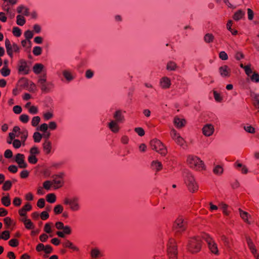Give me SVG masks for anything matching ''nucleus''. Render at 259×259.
Here are the masks:
<instances>
[{
	"label": "nucleus",
	"instance_id": "nucleus-41",
	"mask_svg": "<svg viewBox=\"0 0 259 259\" xmlns=\"http://www.w3.org/2000/svg\"><path fill=\"white\" fill-rule=\"evenodd\" d=\"M42 135L38 132H35L33 134V140L35 142H39L40 141Z\"/></svg>",
	"mask_w": 259,
	"mask_h": 259
},
{
	"label": "nucleus",
	"instance_id": "nucleus-57",
	"mask_svg": "<svg viewBox=\"0 0 259 259\" xmlns=\"http://www.w3.org/2000/svg\"><path fill=\"white\" fill-rule=\"evenodd\" d=\"M247 10L248 19L249 20H252L253 18V16H254V13H253V11L249 8L247 9Z\"/></svg>",
	"mask_w": 259,
	"mask_h": 259
},
{
	"label": "nucleus",
	"instance_id": "nucleus-56",
	"mask_svg": "<svg viewBox=\"0 0 259 259\" xmlns=\"http://www.w3.org/2000/svg\"><path fill=\"white\" fill-rule=\"evenodd\" d=\"M94 72L90 69H88L85 71V76L86 78L90 79L93 77Z\"/></svg>",
	"mask_w": 259,
	"mask_h": 259
},
{
	"label": "nucleus",
	"instance_id": "nucleus-63",
	"mask_svg": "<svg viewBox=\"0 0 259 259\" xmlns=\"http://www.w3.org/2000/svg\"><path fill=\"white\" fill-rule=\"evenodd\" d=\"M13 111L16 114H20L22 111V108L20 106H15L13 107Z\"/></svg>",
	"mask_w": 259,
	"mask_h": 259
},
{
	"label": "nucleus",
	"instance_id": "nucleus-45",
	"mask_svg": "<svg viewBox=\"0 0 259 259\" xmlns=\"http://www.w3.org/2000/svg\"><path fill=\"white\" fill-rule=\"evenodd\" d=\"M48 125L46 123H43L37 127V131H40L43 133L48 131Z\"/></svg>",
	"mask_w": 259,
	"mask_h": 259
},
{
	"label": "nucleus",
	"instance_id": "nucleus-5",
	"mask_svg": "<svg viewBox=\"0 0 259 259\" xmlns=\"http://www.w3.org/2000/svg\"><path fill=\"white\" fill-rule=\"evenodd\" d=\"M170 136L172 140L179 146L183 149L187 148V142L185 140L181 137L180 134L178 133L177 131L172 128L170 132Z\"/></svg>",
	"mask_w": 259,
	"mask_h": 259
},
{
	"label": "nucleus",
	"instance_id": "nucleus-14",
	"mask_svg": "<svg viewBox=\"0 0 259 259\" xmlns=\"http://www.w3.org/2000/svg\"><path fill=\"white\" fill-rule=\"evenodd\" d=\"M205 239L207 242L208 245L211 251L213 253L217 254L218 252L217 244L213 242V241L209 236H207Z\"/></svg>",
	"mask_w": 259,
	"mask_h": 259
},
{
	"label": "nucleus",
	"instance_id": "nucleus-51",
	"mask_svg": "<svg viewBox=\"0 0 259 259\" xmlns=\"http://www.w3.org/2000/svg\"><path fill=\"white\" fill-rule=\"evenodd\" d=\"M135 131L140 136H143L145 134V131L142 127H136L135 129Z\"/></svg>",
	"mask_w": 259,
	"mask_h": 259
},
{
	"label": "nucleus",
	"instance_id": "nucleus-40",
	"mask_svg": "<svg viewBox=\"0 0 259 259\" xmlns=\"http://www.w3.org/2000/svg\"><path fill=\"white\" fill-rule=\"evenodd\" d=\"M25 23L24 17L20 15L17 16V24L20 26L23 25Z\"/></svg>",
	"mask_w": 259,
	"mask_h": 259
},
{
	"label": "nucleus",
	"instance_id": "nucleus-39",
	"mask_svg": "<svg viewBox=\"0 0 259 259\" xmlns=\"http://www.w3.org/2000/svg\"><path fill=\"white\" fill-rule=\"evenodd\" d=\"M53 187V184L51 181H46L43 183V188L49 191L51 188Z\"/></svg>",
	"mask_w": 259,
	"mask_h": 259
},
{
	"label": "nucleus",
	"instance_id": "nucleus-32",
	"mask_svg": "<svg viewBox=\"0 0 259 259\" xmlns=\"http://www.w3.org/2000/svg\"><path fill=\"white\" fill-rule=\"evenodd\" d=\"M43 148L47 153H49L51 152V143L50 142L46 141L44 145Z\"/></svg>",
	"mask_w": 259,
	"mask_h": 259
},
{
	"label": "nucleus",
	"instance_id": "nucleus-49",
	"mask_svg": "<svg viewBox=\"0 0 259 259\" xmlns=\"http://www.w3.org/2000/svg\"><path fill=\"white\" fill-rule=\"evenodd\" d=\"M41 31V27L38 24L33 25V34H39Z\"/></svg>",
	"mask_w": 259,
	"mask_h": 259
},
{
	"label": "nucleus",
	"instance_id": "nucleus-29",
	"mask_svg": "<svg viewBox=\"0 0 259 259\" xmlns=\"http://www.w3.org/2000/svg\"><path fill=\"white\" fill-rule=\"evenodd\" d=\"M224 171L223 168L220 165H216L213 169V172L214 174L220 176Z\"/></svg>",
	"mask_w": 259,
	"mask_h": 259
},
{
	"label": "nucleus",
	"instance_id": "nucleus-9",
	"mask_svg": "<svg viewBox=\"0 0 259 259\" xmlns=\"http://www.w3.org/2000/svg\"><path fill=\"white\" fill-rule=\"evenodd\" d=\"M25 39L21 41L22 46L28 51H30L31 47V39L32 38V32L28 30L24 33Z\"/></svg>",
	"mask_w": 259,
	"mask_h": 259
},
{
	"label": "nucleus",
	"instance_id": "nucleus-44",
	"mask_svg": "<svg viewBox=\"0 0 259 259\" xmlns=\"http://www.w3.org/2000/svg\"><path fill=\"white\" fill-rule=\"evenodd\" d=\"M63 210V206L61 205H57L54 208V211L56 214L61 213Z\"/></svg>",
	"mask_w": 259,
	"mask_h": 259
},
{
	"label": "nucleus",
	"instance_id": "nucleus-15",
	"mask_svg": "<svg viewBox=\"0 0 259 259\" xmlns=\"http://www.w3.org/2000/svg\"><path fill=\"white\" fill-rule=\"evenodd\" d=\"M160 85L163 89H167L170 88L171 85V80L167 76L162 77L160 80Z\"/></svg>",
	"mask_w": 259,
	"mask_h": 259
},
{
	"label": "nucleus",
	"instance_id": "nucleus-17",
	"mask_svg": "<svg viewBox=\"0 0 259 259\" xmlns=\"http://www.w3.org/2000/svg\"><path fill=\"white\" fill-rule=\"evenodd\" d=\"M119 123L118 122L114 121V120H111L110 122L108 123V127L113 133H118L119 131Z\"/></svg>",
	"mask_w": 259,
	"mask_h": 259
},
{
	"label": "nucleus",
	"instance_id": "nucleus-2",
	"mask_svg": "<svg viewBox=\"0 0 259 259\" xmlns=\"http://www.w3.org/2000/svg\"><path fill=\"white\" fill-rule=\"evenodd\" d=\"M184 183L188 190L191 193L195 192L198 189V185L194 176L189 170H185L183 174Z\"/></svg>",
	"mask_w": 259,
	"mask_h": 259
},
{
	"label": "nucleus",
	"instance_id": "nucleus-26",
	"mask_svg": "<svg viewBox=\"0 0 259 259\" xmlns=\"http://www.w3.org/2000/svg\"><path fill=\"white\" fill-rule=\"evenodd\" d=\"M245 15V12L242 10H239L236 12L233 15V19L236 21H238L242 19Z\"/></svg>",
	"mask_w": 259,
	"mask_h": 259
},
{
	"label": "nucleus",
	"instance_id": "nucleus-16",
	"mask_svg": "<svg viewBox=\"0 0 259 259\" xmlns=\"http://www.w3.org/2000/svg\"><path fill=\"white\" fill-rule=\"evenodd\" d=\"M24 155L20 153L17 154L15 156V161L20 168H25L27 166V164L24 161Z\"/></svg>",
	"mask_w": 259,
	"mask_h": 259
},
{
	"label": "nucleus",
	"instance_id": "nucleus-6",
	"mask_svg": "<svg viewBox=\"0 0 259 259\" xmlns=\"http://www.w3.org/2000/svg\"><path fill=\"white\" fill-rule=\"evenodd\" d=\"M201 249V241L198 238H191L188 242V249L193 253H196Z\"/></svg>",
	"mask_w": 259,
	"mask_h": 259
},
{
	"label": "nucleus",
	"instance_id": "nucleus-25",
	"mask_svg": "<svg viewBox=\"0 0 259 259\" xmlns=\"http://www.w3.org/2000/svg\"><path fill=\"white\" fill-rule=\"evenodd\" d=\"M175 225L179 227H184L188 225L186 220L182 217H179L175 222Z\"/></svg>",
	"mask_w": 259,
	"mask_h": 259
},
{
	"label": "nucleus",
	"instance_id": "nucleus-20",
	"mask_svg": "<svg viewBox=\"0 0 259 259\" xmlns=\"http://www.w3.org/2000/svg\"><path fill=\"white\" fill-rule=\"evenodd\" d=\"M186 123V120L184 119L180 118L177 116L174 119V123L177 128H181L184 127Z\"/></svg>",
	"mask_w": 259,
	"mask_h": 259
},
{
	"label": "nucleus",
	"instance_id": "nucleus-64",
	"mask_svg": "<svg viewBox=\"0 0 259 259\" xmlns=\"http://www.w3.org/2000/svg\"><path fill=\"white\" fill-rule=\"evenodd\" d=\"M53 116L52 113L48 112L44 114V117L46 120H49L51 119Z\"/></svg>",
	"mask_w": 259,
	"mask_h": 259
},
{
	"label": "nucleus",
	"instance_id": "nucleus-36",
	"mask_svg": "<svg viewBox=\"0 0 259 259\" xmlns=\"http://www.w3.org/2000/svg\"><path fill=\"white\" fill-rule=\"evenodd\" d=\"M220 206L224 215H229L230 211L228 210V205L225 203H222Z\"/></svg>",
	"mask_w": 259,
	"mask_h": 259
},
{
	"label": "nucleus",
	"instance_id": "nucleus-1",
	"mask_svg": "<svg viewBox=\"0 0 259 259\" xmlns=\"http://www.w3.org/2000/svg\"><path fill=\"white\" fill-rule=\"evenodd\" d=\"M33 73L39 75L37 84L43 92H49L50 89L47 83V69L41 63H36L33 65Z\"/></svg>",
	"mask_w": 259,
	"mask_h": 259
},
{
	"label": "nucleus",
	"instance_id": "nucleus-23",
	"mask_svg": "<svg viewBox=\"0 0 259 259\" xmlns=\"http://www.w3.org/2000/svg\"><path fill=\"white\" fill-rule=\"evenodd\" d=\"M62 230L58 231L57 234L60 237H64L65 235L69 234L71 233L70 228H58Z\"/></svg>",
	"mask_w": 259,
	"mask_h": 259
},
{
	"label": "nucleus",
	"instance_id": "nucleus-37",
	"mask_svg": "<svg viewBox=\"0 0 259 259\" xmlns=\"http://www.w3.org/2000/svg\"><path fill=\"white\" fill-rule=\"evenodd\" d=\"M19 71L23 74L28 73V69L25 63L22 64L19 67Z\"/></svg>",
	"mask_w": 259,
	"mask_h": 259
},
{
	"label": "nucleus",
	"instance_id": "nucleus-55",
	"mask_svg": "<svg viewBox=\"0 0 259 259\" xmlns=\"http://www.w3.org/2000/svg\"><path fill=\"white\" fill-rule=\"evenodd\" d=\"M253 105L256 109H257L258 112H259V96H255Z\"/></svg>",
	"mask_w": 259,
	"mask_h": 259
},
{
	"label": "nucleus",
	"instance_id": "nucleus-19",
	"mask_svg": "<svg viewBox=\"0 0 259 259\" xmlns=\"http://www.w3.org/2000/svg\"><path fill=\"white\" fill-rule=\"evenodd\" d=\"M114 121L122 123L124 121V117L120 110H116L113 114Z\"/></svg>",
	"mask_w": 259,
	"mask_h": 259
},
{
	"label": "nucleus",
	"instance_id": "nucleus-31",
	"mask_svg": "<svg viewBox=\"0 0 259 259\" xmlns=\"http://www.w3.org/2000/svg\"><path fill=\"white\" fill-rule=\"evenodd\" d=\"M42 53V48L40 46L33 47V55L40 56Z\"/></svg>",
	"mask_w": 259,
	"mask_h": 259
},
{
	"label": "nucleus",
	"instance_id": "nucleus-11",
	"mask_svg": "<svg viewBox=\"0 0 259 259\" xmlns=\"http://www.w3.org/2000/svg\"><path fill=\"white\" fill-rule=\"evenodd\" d=\"M64 203L68 205L70 208L73 211H77L79 208V204L77 198H65L64 200Z\"/></svg>",
	"mask_w": 259,
	"mask_h": 259
},
{
	"label": "nucleus",
	"instance_id": "nucleus-27",
	"mask_svg": "<svg viewBox=\"0 0 259 259\" xmlns=\"http://www.w3.org/2000/svg\"><path fill=\"white\" fill-rule=\"evenodd\" d=\"M204 41L207 43H211L214 41V36L212 33H207L204 36Z\"/></svg>",
	"mask_w": 259,
	"mask_h": 259
},
{
	"label": "nucleus",
	"instance_id": "nucleus-43",
	"mask_svg": "<svg viewBox=\"0 0 259 259\" xmlns=\"http://www.w3.org/2000/svg\"><path fill=\"white\" fill-rule=\"evenodd\" d=\"M44 41V38L40 36H37L33 38V42L37 45L42 44Z\"/></svg>",
	"mask_w": 259,
	"mask_h": 259
},
{
	"label": "nucleus",
	"instance_id": "nucleus-60",
	"mask_svg": "<svg viewBox=\"0 0 259 259\" xmlns=\"http://www.w3.org/2000/svg\"><path fill=\"white\" fill-rule=\"evenodd\" d=\"M11 182L9 181L5 182L3 185V189L4 190H9L10 187H11Z\"/></svg>",
	"mask_w": 259,
	"mask_h": 259
},
{
	"label": "nucleus",
	"instance_id": "nucleus-35",
	"mask_svg": "<svg viewBox=\"0 0 259 259\" xmlns=\"http://www.w3.org/2000/svg\"><path fill=\"white\" fill-rule=\"evenodd\" d=\"M235 165L237 167L241 168L240 170L242 174H246L248 172V169L246 166L242 165L240 163L237 162L235 163Z\"/></svg>",
	"mask_w": 259,
	"mask_h": 259
},
{
	"label": "nucleus",
	"instance_id": "nucleus-13",
	"mask_svg": "<svg viewBox=\"0 0 259 259\" xmlns=\"http://www.w3.org/2000/svg\"><path fill=\"white\" fill-rule=\"evenodd\" d=\"M219 72L222 77H228L230 76L231 69L228 66L224 65L219 67Z\"/></svg>",
	"mask_w": 259,
	"mask_h": 259
},
{
	"label": "nucleus",
	"instance_id": "nucleus-42",
	"mask_svg": "<svg viewBox=\"0 0 259 259\" xmlns=\"http://www.w3.org/2000/svg\"><path fill=\"white\" fill-rule=\"evenodd\" d=\"M4 223L7 226L16 225L15 222L9 218H6L4 219Z\"/></svg>",
	"mask_w": 259,
	"mask_h": 259
},
{
	"label": "nucleus",
	"instance_id": "nucleus-48",
	"mask_svg": "<svg viewBox=\"0 0 259 259\" xmlns=\"http://www.w3.org/2000/svg\"><path fill=\"white\" fill-rule=\"evenodd\" d=\"M250 79L252 81L256 82H259V74L256 72H254L252 75L250 76Z\"/></svg>",
	"mask_w": 259,
	"mask_h": 259
},
{
	"label": "nucleus",
	"instance_id": "nucleus-38",
	"mask_svg": "<svg viewBox=\"0 0 259 259\" xmlns=\"http://www.w3.org/2000/svg\"><path fill=\"white\" fill-rule=\"evenodd\" d=\"M17 12L18 13L21 14L23 15H28L27 9L23 6L19 7L17 8Z\"/></svg>",
	"mask_w": 259,
	"mask_h": 259
},
{
	"label": "nucleus",
	"instance_id": "nucleus-54",
	"mask_svg": "<svg viewBox=\"0 0 259 259\" xmlns=\"http://www.w3.org/2000/svg\"><path fill=\"white\" fill-rule=\"evenodd\" d=\"M20 133V128L18 126H15L13 128V132L10 134H13L15 135V138L19 136Z\"/></svg>",
	"mask_w": 259,
	"mask_h": 259
},
{
	"label": "nucleus",
	"instance_id": "nucleus-24",
	"mask_svg": "<svg viewBox=\"0 0 259 259\" xmlns=\"http://www.w3.org/2000/svg\"><path fill=\"white\" fill-rule=\"evenodd\" d=\"M151 166L157 171L160 170L162 168V163L158 160L153 161L151 162Z\"/></svg>",
	"mask_w": 259,
	"mask_h": 259
},
{
	"label": "nucleus",
	"instance_id": "nucleus-47",
	"mask_svg": "<svg viewBox=\"0 0 259 259\" xmlns=\"http://www.w3.org/2000/svg\"><path fill=\"white\" fill-rule=\"evenodd\" d=\"M213 93L214 98L216 101L220 102L222 101V98L219 93H218L215 91H213Z\"/></svg>",
	"mask_w": 259,
	"mask_h": 259
},
{
	"label": "nucleus",
	"instance_id": "nucleus-53",
	"mask_svg": "<svg viewBox=\"0 0 259 259\" xmlns=\"http://www.w3.org/2000/svg\"><path fill=\"white\" fill-rule=\"evenodd\" d=\"M244 129L249 133L253 134L255 133V129L251 126H244Z\"/></svg>",
	"mask_w": 259,
	"mask_h": 259
},
{
	"label": "nucleus",
	"instance_id": "nucleus-10",
	"mask_svg": "<svg viewBox=\"0 0 259 259\" xmlns=\"http://www.w3.org/2000/svg\"><path fill=\"white\" fill-rule=\"evenodd\" d=\"M167 252L169 259H178L177 248L174 240L169 242L167 245Z\"/></svg>",
	"mask_w": 259,
	"mask_h": 259
},
{
	"label": "nucleus",
	"instance_id": "nucleus-33",
	"mask_svg": "<svg viewBox=\"0 0 259 259\" xmlns=\"http://www.w3.org/2000/svg\"><path fill=\"white\" fill-rule=\"evenodd\" d=\"M233 22L232 20H229L227 24V28L230 31L233 35H236L237 34V31L236 30L232 29V27H231V25H232Z\"/></svg>",
	"mask_w": 259,
	"mask_h": 259
},
{
	"label": "nucleus",
	"instance_id": "nucleus-7",
	"mask_svg": "<svg viewBox=\"0 0 259 259\" xmlns=\"http://www.w3.org/2000/svg\"><path fill=\"white\" fill-rule=\"evenodd\" d=\"M31 209V205L29 203L26 204L23 208L19 210V213L20 215V220L23 222L26 226L30 225L31 220L26 217V213L28 211Z\"/></svg>",
	"mask_w": 259,
	"mask_h": 259
},
{
	"label": "nucleus",
	"instance_id": "nucleus-4",
	"mask_svg": "<svg viewBox=\"0 0 259 259\" xmlns=\"http://www.w3.org/2000/svg\"><path fill=\"white\" fill-rule=\"evenodd\" d=\"M150 144L153 150L159 153L162 156H165L166 154V147L160 140L157 139H153L150 141Z\"/></svg>",
	"mask_w": 259,
	"mask_h": 259
},
{
	"label": "nucleus",
	"instance_id": "nucleus-12",
	"mask_svg": "<svg viewBox=\"0 0 259 259\" xmlns=\"http://www.w3.org/2000/svg\"><path fill=\"white\" fill-rule=\"evenodd\" d=\"M214 126L211 124H206L202 128V133L203 135L206 137L211 136L214 133Z\"/></svg>",
	"mask_w": 259,
	"mask_h": 259
},
{
	"label": "nucleus",
	"instance_id": "nucleus-18",
	"mask_svg": "<svg viewBox=\"0 0 259 259\" xmlns=\"http://www.w3.org/2000/svg\"><path fill=\"white\" fill-rule=\"evenodd\" d=\"M62 74L68 82H70L74 79V76L72 71L69 69H65L62 71Z\"/></svg>",
	"mask_w": 259,
	"mask_h": 259
},
{
	"label": "nucleus",
	"instance_id": "nucleus-34",
	"mask_svg": "<svg viewBox=\"0 0 259 259\" xmlns=\"http://www.w3.org/2000/svg\"><path fill=\"white\" fill-rule=\"evenodd\" d=\"M91 256L94 258L101 255V252L98 248L92 249L91 252Z\"/></svg>",
	"mask_w": 259,
	"mask_h": 259
},
{
	"label": "nucleus",
	"instance_id": "nucleus-52",
	"mask_svg": "<svg viewBox=\"0 0 259 259\" xmlns=\"http://www.w3.org/2000/svg\"><path fill=\"white\" fill-rule=\"evenodd\" d=\"M219 57L222 60H227L228 58V55L224 51H222L220 53Z\"/></svg>",
	"mask_w": 259,
	"mask_h": 259
},
{
	"label": "nucleus",
	"instance_id": "nucleus-22",
	"mask_svg": "<svg viewBox=\"0 0 259 259\" xmlns=\"http://www.w3.org/2000/svg\"><path fill=\"white\" fill-rule=\"evenodd\" d=\"M248 246L250 249L252 253L253 254L255 258H257L259 256V254L257 253L256 249L254 245L253 242L250 239L247 240Z\"/></svg>",
	"mask_w": 259,
	"mask_h": 259
},
{
	"label": "nucleus",
	"instance_id": "nucleus-62",
	"mask_svg": "<svg viewBox=\"0 0 259 259\" xmlns=\"http://www.w3.org/2000/svg\"><path fill=\"white\" fill-rule=\"evenodd\" d=\"M244 71L246 75L249 76H251V74L252 73V71L250 68V65H246V67H245V69L244 70Z\"/></svg>",
	"mask_w": 259,
	"mask_h": 259
},
{
	"label": "nucleus",
	"instance_id": "nucleus-3",
	"mask_svg": "<svg viewBox=\"0 0 259 259\" xmlns=\"http://www.w3.org/2000/svg\"><path fill=\"white\" fill-rule=\"evenodd\" d=\"M187 163L191 168L197 170L203 169L204 166L203 162L199 157L192 155L188 156Z\"/></svg>",
	"mask_w": 259,
	"mask_h": 259
},
{
	"label": "nucleus",
	"instance_id": "nucleus-61",
	"mask_svg": "<svg viewBox=\"0 0 259 259\" xmlns=\"http://www.w3.org/2000/svg\"><path fill=\"white\" fill-rule=\"evenodd\" d=\"M57 126V123L55 121H51L48 124V128H50L51 130H55Z\"/></svg>",
	"mask_w": 259,
	"mask_h": 259
},
{
	"label": "nucleus",
	"instance_id": "nucleus-46",
	"mask_svg": "<svg viewBox=\"0 0 259 259\" xmlns=\"http://www.w3.org/2000/svg\"><path fill=\"white\" fill-rule=\"evenodd\" d=\"M2 202L6 206H8L10 204V200L8 196H5L2 198Z\"/></svg>",
	"mask_w": 259,
	"mask_h": 259
},
{
	"label": "nucleus",
	"instance_id": "nucleus-59",
	"mask_svg": "<svg viewBox=\"0 0 259 259\" xmlns=\"http://www.w3.org/2000/svg\"><path fill=\"white\" fill-rule=\"evenodd\" d=\"M21 145V142L19 140L15 139L13 142V146L15 148H19Z\"/></svg>",
	"mask_w": 259,
	"mask_h": 259
},
{
	"label": "nucleus",
	"instance_id": "nucleus-8",
	"mask_svg": "<svg viewBox=\"0 0 259 259\" xmlns=\"http://www.w3.org/2000/svg\"><path fill=\"white\" fill-rule=\"evenodd\" d=\"M64 174L63 172H60L52 177V180L51 181L53 184V187L54 189H58L63 186L64 184Z\"/></svg>",
	"mask_w": 259,
	"mask_h": 259
},
{
	"label": "nucleus",
	"instance_id": "nucleus-28",
	"mask_svg": "<svg viewBox=\"0 0 259 259\" xmlns=\"http://www.w3.org/2000/svg\"><path fill=\"white\" fill-rule=\"evenodd\" d=\"M178 67L177 64L173 61H169L166 64V69L168 71H175Z\"/></svg>",
	"mask_w": 259,
	"mask_h": 259
},
{
	"label": "nucleus",
	"instance_id": "nucleus-50",
	"mask_svg": "<svg viewBox=\"0 0 259 259\" xmlns=\"http://www.w3.org/2000/svg\"><path fill=\"white\" fill-rule=\"evenodd\" d=\"M13 33L14 35H15L17 37L20 36L21 34V30L18 27H15L13 28Z\"/></svg>",
	"mask_w": 259,
	"mask_h": 259
},
{
	"label": "nucleus",
	"instance_id": "nucleus-30",
	"mask_svg": "<svg viewBox=\"0 0 259 259\" xmlns=\"http://www.w3.org/2000/svg\"><path fill=\"white\" fill-rule=\"evenodd\" d=\"M47 201L51 203H54L56 200V197L55 194L50 193L46 195Z\"/></svg>",
	"mask_w": 259,
	"mask_h": 259
},
{
	"label": "nucleus",
	"instance_id": "nucleus-58",
	"mask_svg": "<svg viewBox=\"0 0 259 259\" xmlns=\"http://www.w3.org/2000/svg\"><path fill=\"white\" fill-rule=\"evenodd\" d=\"M45 204V199L43 198L39 199L37 203V205L39 208H42L44 207Z\"/></svg>",
	"mask_w": 259,
	"mask_h": 259
},
{
	"label": "nucleus",
	"instance_id": "nucleus-21",
	"mask_svg": "<svg viewBox=\"0 0 259 259\" xmlns=\"http://www.w3.org/2000/svg\"><path fill=\"white\" fill-rule=\"evenodd\" d=\"M238 211L241 219L248 224H250L249 219L250 218V215L247 212L243 211L241 208H239Z\"/></svg>",
	"mask_w": 259,
	"mask_h": 259
}]
</instances>
